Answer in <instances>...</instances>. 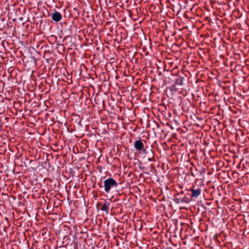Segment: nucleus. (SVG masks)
<instances>
[{
	"instance_id": "f03ea898",
	"label": "nucleus",
	"mask_w": 249,
	"mask_h": 249,
	"mask_svg": "<svg viewBox=\"0 0 249 249\" xmlns=\"http://www.w3.org/2000/svg\"><path fill=\"white\" fill-rule=\"evenodd\" d=\"M134 147L138 151H141L144 147L143 142L141 140H136L134 142Z\"/></svg>"
},
{
	"instance_id": "f257e3e1",
	"label": "nucleus",
	"mask_w": 249,
	"mask_h": 249,
	"mask_svg": "<svg viewBox=\"0 0 249 249\" xmlns=\"http://www.w3.org/2000/svg\"><path fill=\"white\" fill-rule=\"evenodd\" d=\"M118 186V183L113 178H108L104 181L105 191L108 193L111 188H116Z\"/></svg>"
},
{
	"instance_id": "39448f33",
	"label": "nucleus",
	"mask_w": 249,
	"mask_h": 249,
	"mask_svg": "<svg viewBox=\"0 0 249 249\" xmlns=\"http://www.w3.org/2000/svg\"><path fill=\"white\" fill-rule=\"evenodd\" d=\"M110 203L108 202H106L104 204L102 205L100 210L103 211H105L107 214L109 209Z\"/></svg>"
},
{
	"instance_id": "7ed1b4c3",
	"label": "nucleus",
	"mask_w": 249,
	"mask_h": 249,
	"mask_svg": "<svg viewBox=\"0 0 249 249\" xmlns=\"http://www.w3.org/2000/svg\"><path fill=\"white\" fill-rule=\"evenodd\" d=\"M51 15L52 19L56 22L59 21L62 18V15L60 13L55 10L51 14Z\"/></svg>"
},
{
	"instance_id": "9b49d317",
	"label": "nucleus",
	"mask_w": 249,
	"mask_h": 249,
	"mask_svg": "<svg viewBox=\"0 0 249 249\" xmlns=\"http://www.w3.org/2000/svg\"><path fill=\"white\" fill-rule=\"evenodd\" d=\"M183 194V192L181 191L180 194H178V196H179L180 195Z\"/></svg>"
},
{
	"instance_id": "423d86ee",
	"label": "nucleus",
	"mask_w": 249,
	"mask_h": 249,
	"mask_svg": "<svg viewBox=\"0 0 249 249\" xmlns=\"http://www.w3.org/2000/svg\"><path fill=\"white\" fill-rule=\"evenodd\" d=\"M147 155H148V158L147 159L148 161H151L155 160L154 157V154H153V151L152 149H150V153H149V154H148Z\"/></svg>"
},
{
	"instance_id": "f8f14e48",
	"label": "nucleus",
	"mask_w": 249,
	"mask_h": 249,
	"mask_svg": "<svg viewBox=\"0 0 249 249\" xmlns=\"http://www.w3.org/2000/svg\"><path fill=\"white\" fill-rule=\"evenodd\" d=\"M98 184L100 187H102L101 182L100 183V184L98 183Z\"/></svg>"
},
{
	"instance_id": "9d476101",
	"label": "nucleus",
	"mask_w": 249,
	"mask_h": 249,
	"mask_svg": "<svg viewBox=\"0 0 249 249\" xmlns=\"http://www.w3.org/2000/svg\"><path fill=\"white\" fill-rule=\"evenodd\" d=\"M182 199L184 200V203H188L190 201L189 198H187L186 196L182 197Z\"/></svg>"
},
{
	"instance_id": "6e6552de",
	"label": "nucleus",
	"mask_w": 249,
	"mask_h": 249,
	"mask_svg": "<svg viewBox=\"0 0 249 249\" xmlns=\"http://www.w3.org/2000/svg\"><path fill=\"white\" fill-rule=\"evenodd\" d=\"M174 202L177 204L184 203V200L182 199V197H175L174 199Z\"/></svg>"
},
{
	"instance_id": "0eeeda50",
	"label": "nucleus",
	"mask_w": 249,
	"mask_h": 249,
	"mask_svg": "<svg viewBox=\"0 0 249 249\" xmlns=\"http://www.w3.org/2000/svg\"><path fill=\"white\" fill-rule=\"evenodd\" d=\"M184 78L183 77H178L175 80V84L178 85H182L183 84Z\"/></svg>"
},
{
	"instance_id": "ddd939ff",
	"label": "nucleus",
	"mask_w": 249,
	"mask_h": 249,
	"mask_svg": "<svg viewBox=\"0 0 249 249\" xmlns=\"http://www.w3.org/2000/svg\"><path fill=\"white\" fill-rule=\"evenodd\" d=\"M192 176H193L194 177H195V175H194V174H193V173H192Z\"/></svg>"
},
{
	"instance_id": "1a4fd4ad",
	"label": "nucleus",
	"mask_w": 249,
	"mask_h": 249,
	"mask_svg": "<svg viewBox=\"0 0 249 249\" xmlns=\"http://www.w3.org/2000/svg\"><path fill=\"white\" fill-rule=\"evenodd\" d=\"M142 151L143 154H144L145 155H148L150 153V149L148 150H147L146 149L144 148V147L143 149H142Z\"/></svg>"
},
{
	"instance_id": "20e7f679",
	"label": "nucleus",
	"mask_w": 249,
	"mask_h": 249,
	"mask_svg": "<svg viewBox=\"0 0 249 249\" xmlns=\"http://www.w3.org/2000/svg\"><path fill=\"white\" fill-rule=\"evenodd\" d=\"M190 191L191 192L192 196L195 198H197L200 196L201 192V189L198 188L196 189L191 188Z\"/></svg>"
}]
</instances>
